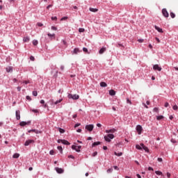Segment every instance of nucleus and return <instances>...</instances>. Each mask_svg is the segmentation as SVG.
Returning a JSON list of instances; mask_svg holds the SVG:
<instances>
[{
  "label": "nucleus",
  "mask_w": 178,
  "mask_h": 178,
  "mask_svg": "<svg viewBox=\"0 0 178 178\" xmlns=\"http://www.w3.org/2000/svg\"><path fill=\"white\" fill-rule=\"evenodd\" d=\"M127 104H129V105H131V101L129 99H127Z\"/></svg>",
  "instance_id": "44"
},
{
  "label": "nucleus",
  "mask_w": 178,
  "mask_h": 178,
  "mask_svg": "<svg viewBox=\"0 0 178 178\" xmlns=\"http://www.w3.org/2000/svg\"><path fill=\"white\" fill-rule=\"evenodd\" d=\"M86 130H88V131H92L94 130V125L89 124L86 126Z\"/></svg>",
  "instance_id": "6"
},
{
  "label": "nucleus",
  "mask_w": 178,
  "mask_h": 178,
  "mask_svg": "<svg viewBox=\"0 0 178 178\" xmlns=\"http://www.w3.org/2000/svg\"><path fill=\"white\" fill-rule=\"evenodd\" d=\"M47 35L48 37H55V33H53V34L48 33Z\"/></svg>",
  "instance_id": "41"
},
{
  "label": "nucleus",
  "mask_w": 178,
  "mask_h": 178,
  "mask_svg": "<svg viewBox=\"0 0 178 178\" xmlns=\"http://www.w3.org/2000/svg\"><path fill=\"white\" fill-rule=\"evenodd\" d=\"M167 177H168V178L170 177V173H169V172L167 173Z\"/></svg>",
  "instance_id": "63"
},
{
  "label": "nucleus",
  "mask_w": 178,
  "mask_h": 178,
  "mask_svg": "<svg viewBox=\"0 0 178 178\" xmlns=\"http://www.w3.org/2000/svg\"><path fill=\"white\" fill-rule=\"evenodd\" d=\"M30 123H31V121H28V122H24V121H22L19 123V126H22V127H24L26 126V124H30Z\"/></svg>",
  "instance_id": "9"
},
{
  "label": "nucleus",
  "mask_w": 178,
  "mask_h": 178,
  "mask_svg": "<svg viewBox=\"0 0 178 178\" xmlns=\"http://www.w3.org/2000/svg\"><path fill=\"white\" fill-rule=\"evenodd\" d=\"M162 14H163V16H164V17H169V13H168V10H166V8H163L162 10Z\"/></svg>",
  "instance_id": "5"
},
{
  "label": "nucleus",
  "mask_w": 178,
  "mask_h": 178,
  "mask_svg": "<svg viewBox=\"0 0 178 178\" xmlns=\"http://www.w3.org/2000/svg\"><path fill=\"white\" fill-rule=\"evenodd\" d=\"M140 145L142 148L146 152H148V147L147 146L144 145V143H140Z\"/></svg>",
  "instance_id": "16"
},
{
  "label": "nucleus",
  "mask_w": 178,
  "mask_h": 178,
  "mask_svg": "<svg viewBox=\"0 0 178 178\" xmlns=\"http://www.w3.org/2000/svg\"><path fill=\"white\" fill-rule=\"evenodd\" d=\"M116 129H111L109 130H106V133L109 134V133H115Z\"/></svg>",
  "instance_id": "17"
},
{
  "label": "nucleus",
  "mask_w": 178,
  "mask_h": 178,
  "mask_svg": "<svg viewBox=\"0 0 178 178\" xmlns=\"http://www.w3.org/2000/svg\"><path fill=\"white\" fill-rule=\"evenodd\" d=\"M106 51V47H102L99 51V54L100 55H102V54H104V52H105Z\"/></svg>",
  "instance_id": "13"
},
{
  "label": "nucleus",
  "mask_w": 178,
  "mask_h": 178,
  "mask_svg": "<svg viewBox=\"0 0 178 178\" xmlns=\"http://www.w3.org/2000/svg\"><path fill=\"white\" fill-rule=\"evenodd\" d=\"M58 143H62L64 144V145H70V143H69V141L66 140H62V139H59L58 140Z\"/></svg>",
  "instance_id": "3"
},
{
  "label": "nucleus",
  "mask_w": 178,
  "mask_h": 178,
  "mask_svg": "<svg viewBox=\"0 0 178 178\" xmlns=\"http://www.w3.org/2000/svg\"><path fill=\"white\" fill-rule=\"evenodd\" d=\"M58 131L61 134L65 133V129H62V128H58Z\"/></svg>",
  "instance_id": "32"
},
{
  "label": "nucleus",
  "mask_w": 178,
  "mask_h": 178,
  "mask_svg": "<svg viewBox=\"0 0 178 178\" xmlns=\"http://www.w3.org/2000/svg\"><path fill=\"white\" fill-rule=\"evenodd\" d=\"M101 144V142H95L92 143V147H95L97 145H99Z\"/></svg>",
  "instance_id": "23"
},
{
  "label": "nucleus",
  "mask_w": 178,
  "mask_h": 178,
  "mask_svg": "<svg viewBox=\"0 0 178 178\" xmlns=\"http://www.w3.org/2000/svg\"><path fill=\"white\" fill-rule=\"evenodd\" d=\"M72 149H74L76 152H80V149H81V145L76 146V145H73L72 146Z\"/></svg>",
  "instance_id": "4"
},
{
  "label": "nucleus",
  "mask_w": 178,
  "mask_h": 178,
  "mask_svg": "<svg viewBox=\"0 0 178 178\" xmlns=\"http://www.w3.org/2000/svg\"><path fill=\"white\" fill-rule=\"evenodd\" d=\"M80 52V49H79V48H75L72 52L73 54L74 55H77V54Z\"/></svg>",
  "instance_id": "18"
},
{
  "label": "nucleus",
  "mask_w": 178,
  "mask_h": 178,
  "mask_svg": "<svg viewBox=\"0 0 178 178\" xmlns=\"http://www.w3.org/2000/svg\"><path fill=\"white\" fill-rule=\"evenodd\" d=\"M109 95H112V96L116 95V92H115V90H111L109 91Z\"/></svg>",
  "instance_id": "20"
},
{
  "label": "nucleus",
  "mask_w": 178,
  "mask_h": 178,
  "mask_svg": "<svg viewBox=\"0 0 178 178\" xmlns=\"http://www.w3.org/2000/svg\"><path fill=\"white\" fill-rule=\"evenodd\" d=\"M114 154H115V155H116V156H122V155H123L122 152L118 153V152H115Z\"/></svg>",
  "instance_id": "24"
},
{
  "label": "nucleus",
  "mask_w": 178,
  "mask_h": 178,
  "mask_svg": "<svg viewBox=\"0 0 178 178\" xmlns=\"http://www.w3.org/2000/svg\"><path fill=\"white\" fill-rule=\"evenodd\" d=\"M154 29L159 31V33H163V31L162 29L159 28L158 26L155 25Z\"/></svg>",
  "instance_id": "15"
},
{
  "label": "nucleus",
  "mask_w": 178,
  "mask_h": 178,
  "mask_svg": "<svg viewBox=\"0 0 178 178\" xmlns=\"http://www.w3.org/2000/svg\"><path fill=\"white\" fill-rule=\"evenodd\" d=\"M165 108H168V106H169V103L165 102L164 104Z\"/></svg>",
  "instance_id": "49"
},
{
  "label": "nucleus",
  "mask_w": 178,
  "mask_h": 178,
  "mask_svg": "<svg viewBox=\"0 0 178 178\" xmlns=\"http://www.w3.org/2000/svg\"><path fill=\"white\" fill-rule=\"evenodd\" d=\"M163 115H159V116H156V119L158 120H162V119H163Z\"/></svg>",
  "instance_id": "28"
},
{
  "label": "nucleus",
  "mask_w": 178,
  "mask_h": 178,
  "mask_svg": "<svg viewBox=\"0 0 178 178\" xmlns=\"http://www.w3.org/2000/svg\"><path fill=\"white\" fill-rule=\"evenodd\" d=\"M37 26H38V27H42V26H44V25L41 22H38Z\"/></svg>",
  "instance_id": "38"
},
{
  "label": "nucleus",
  "mask_w": 178,
  "mask_h": 178,
  "mask_svg": "<svg viewBox=\"0 0 178 178\" xmlns=\"http://www.w3.org/2000/svg\"><path fill=\"white\" fill-rule=\"evenodd\" d=\"M143 105L145 106V108H146V109H148V106H147V104L143 103Z\"/></svg>",
  "instance_id": "56"
},
{
  "label": "nucleus",
  "mask_w": 178,
  "mask_h": 178,
  "mask_svg": "<svg viewBox=\"0 0 178 178\" xmlns=\"http://www.w3.org/2000/svg\"><path fill=\"white\" fill-rule=\"evenodd\" d=\"M79 33H84V29L80 28V29H79Z\"/></svg>",
  "instance_id": "40"
},
{
  "label": "nucleus",
  "mask_w": 178,
  "mask_h": 178,
  "mask_svg": "<svg viewBox=\"0 0 178 178\" xmlns=\"http://www.w3.org/2000/svg\"><path fill=\"white\" fill-rule=\"evenodd\" d=\"M172 109H173L174 111H177V109H178L177 105L173 106Z\"/></svg>",
  "instance_id": "37"
},
{
  "label": "nucleus",
  "mask_w": 178,
  "mask_h": 178,
  "mask_svg": "<svg viewBox=\"0 0 178 178\" xmlns=\"http://www.w3.org/2000/svg\"><path fill=\"white\" fill-rule=\"evenodd\" d=\"M51 20L56 21V20H58V17H51Z\"/></svg>",
  "instance_id": "46"
},
{
  "label": "nucleus",
  "mask_w": 178,
  "mask_h": 178,
  "mask_svg": "<svg viewBox=\"0 0 178 178\" xmlns=\"http://www.w3.org/2000/svg\"><path fill=\"white\" fill-rule=\"evenodd\" d=\"M97 127H102V124L98 123V124H97Z\"/></svg>",
  "instance_id": "60"
},
{
  "label": "nucleus",
  "mask_w": 178,
  "mask_h": 178,
  "mask_svg": "<svg viewBox=\"0 0 178 178\" xmlns=\"http://www.w3.org/2000/svg\"><path fill=\"white\" fill-rule=\"evenodd\" d=\"M157 161L159 162H162L163 159H162V158H158Z\"/></svg>",
  "instance_id": "57"
},
{
  "label": "nucleus",
  "mask_w": 178,
  "mask_h": 178,
  "mask_svg": "<svg viewBox=\"0 0 178 178\" xmlns=\"http://www.w3.org/2000/svg\"><path fill=\"white\" fill-rule=\"evenodd\" d=\"M49 8H52V4L47 6V9H49Z\"/></svg>",
  "instance_id": "58"
},
{
  "label": "nucleus",
  "mask_w": 178,
  "mask_h": 178,
  "mask_svg": "<svg viewBox=\"0 0 178 178\" xmlns=\"http://www.w3.org/2000/svg\"><path fill=\"white\" fill-rule=\"evenodd\" d=\"M33 45H38V40H33Z\"/></svg>",
  "instance_id": "31"
},
{
  "label": "nucleus",
  "mask_w": 178,
  "mask_h": 178,
  "mask_svg": "<svg viewBox=\"0 0 178 178\" xmlns=\"http://www.w3.org/2000/svg\"><path fill=\"white\" fill-rule=\"evenodd\" d=\"M20 156V154L15 153L13 154V158L17 159Z\"/></svg>",
  "instance_id": "26"
},
{
  "label": "nucleus",
  "mask_w": 178,
  "mask_h": 178,
  "mask_svg": "<svg viewBox=\"0 0 178 178\" xmlns=\"http://www.w3.org/2000/svg\"><path fill=\"white\" fill-rule=\"evenodd\" d=\"M83 52H88V49L86 48V47H83Z\"/></svg>",
  "instance_id": "42"
},
{
  "label": "nucleus",
  "mask_w": 178,
  "mask_h": 178,
  "mask_svg": "<svg viewBox=\"0 0 178 178\" xmlns=\"http://www.w3.org/2000/svg\"><path fill=\"white\" fill-rule=\"evenodd\" d=\"M79 126H80V124H76L74 125V127H79Z\"/></svg>",
  "instance_id": "62"
},
{
  "label": "nucleus",
  "mask_w": 178,
  "mask_h": 178,
  "mask_svg": "<svg viewBox=\"0 0 178 178\" xmlns=\"http://www.w3.org/2000/svg\"><path fill=\"white\" fill-rule=\"evenodd\" d=\"M68 98L70 99H79V98H80V97L78 95L68 94Z\"/></svg>",
  "instance_id": "2"
},
{
  "label": "nucleus",
  "mask_w": 178,
  "mask_h": 178,
  "mask_svg": "<svg viewBox=\"0 0 178 178\" xmlns=\"http://www.w3.org/2000/svg\"><path fill=\"white\" fill-rule=\"evenodd\" d=\"M15 115L17 120H20V111H17Z\"/></svg>",
  "instance_id": "11"
},
{
  "label": "nucleus",
  "mask_w": 178,
  "mask_h": 178,
  "mask_svg": "<svg viewBox=\"0 0 178 178\" xmlns=\"http://www.w3.org/2000/svg\"><path fill=\"white\" fill-rule=\"evenodd\" d=\"M49 154H50V155H54V154H55V152L54 150H51L49 152Z\"/></svg>",
  "instance_id": "48"
},
{
  "label": "nucleus",
  "mask_w": 178,
  "mask_h": 178,
  "mask_svg": "<svg viewBox=\"0 0 178 178\" xmlns=\"http://www.w3.org/2000/svg\"><path fill=\"white\" fill-rule=\"evenodd\" d=\"M138 42H144V39H138Z\"/></svg>",
  "instance_id": "51"
},
{
  "label": "nucleus",
  "mask_w": 178,
  "mask_h": 178,
  "mask_svg": "<svg viewBox=\"0 0 178 178\" xmlns=\"http://www.w3.org/2000/svg\"><path fill=\"white\" fill-rule=\"evenodd\" d=\"M89 10H90V12H94V13L98 12V9H97V8H89Z\"/></svg>",
  "instance_id": "22"
},
{
  "label": "nucleus",
  "mask_w": 178,
  "mask_h": 178,
  "mask_svg": "<svg viewBox=\"0 0 178 178\" xmlns=\"http://www.w3.org/2000/svg\"><path fill=\"white\" fill-rule=\"evenodd\" d=\"M97 155H98V152H93V154H92V156H97Z\"/></svg>",
  "instance_id": "45"
},
{
  "label": "nucleus",
  "mask_w": 178,
  "mask_h": 178,
  "mask_svg": "<svg viewBox=\"0 0 178 178\" xmlns=\"http://www.w3.org/2000/svg\"><path fill=\"white\" fill-rule=\"evenodd\" d=\"M112 172H113V168H109L107 170V173H112Z\"/></svg>",
  "instance_id": "34"
},
{
  "label": "nucleus",
  "mask_w": 178,
  "mask_h": 178,
  "mask_svg": "<svg viewBox=\"0 0 178 178\" xmlns=\"http://www.w3.org/2000/svg\"><path fill=\"white\" fill-rule=\"evenodd\" d=\"M136 149H143V146L141 145H136Z\"/></svg>",
  "instance_id": "27"
},
{
  "label": "nucleus",
  "mask_w": 178,
  "mask_h": 178,
  "mask_svg": "<svg viewBox=\"0 0 178 178\" xmlns=\"http://www.w3.org/2000/svg\"><path fill=\"white\" fill-rule=\"evenodd\" d=\"M32 111H33L34 113H38V110L33 109Z\"/></svg>",
  "instance_id": "55"
},
{
  "label": "nucleus",
  "mask_w": 178,
  "mask_h": 178,
  "mask_svg": "<svg viewBox=\"0 0 178 178\" xmlns=\"http://www.w3.org/2000/svg\"><path fill=\"white\" fill-rule=\"evenodd\" d=\"M153 111L154 112H156V113H158L159 112V108H154V109H153Z\"/></svg>",
  "instance_id": "36"
},
{
  "label": "nucleus",
  "mask_w": 178,
  "mask_h": 178,
  "mask_svg": "<svg viewBox=\"0 0 178 178\" xmlns=\"http://www.w3.org/2000/svg\"><path fill=\"white\" fill-rule=\"evenodd\" d=\"M155 173H156V175H158L159 176H162V175H163L162 173V172H161V171H156Z\"/></svg>",
  "instance_id": "29"
},
{
  "label": "nucleus",
  "mask_w": 178,
  "mask_h": 178,
  "mask_svg": "<svg viewBox=\"0 0 178 178\" xmlns=\"http://www.w3.org/2000/svg\"><path fill=\"white\" fill-rule=\"evenodd\" d=\"M56 170L57 173H63V169L60 168H56Z\"/></svg>",
  "instance_id": "19"
},
{
  "label": "nucleus",
  "mask_w": 178,
  "mask_h": 178,
  "mask_svg": "<svg viewBox=\"0 0 178 178\" xmlns=\"http://www.w3.org/2000/svg\"><path fill=\"white\" fill-rule=\"evenodd\" d=\"M68 158H71L72 159H74V156L70 155V156H68Z\"/></svg>",
  "instance_id": "52"
},
{
  "label": "nucleus",
  "mask_w": 178,
  "mask_h": 178,
  "mask_svg": "<svg viewBox=\"0 0 178 178\" xmlns=\"http://www.w3.org/2000/svg\"><path fill=\"white\" fill-rule=\"evenodd\" d=\"M51 30L56 31V27H55V26H51Z\"/></svg>",
  "instance_id": "61"
},
{
  "label": "nucleus",
  "mask_w": 178,
  "mask_h": 178,
  "mask_svg": "<svg viewBox=\"0 0 178 178\" xmlns=\"http://www.w3.org/2000/svg\"><path fill=\"white\" fill-rule=\"evenodd\" d=\"M136 176L138 178H141V175H140L139 174H137Z\"/></svg>",
  "instance_id": "64"
},
{
  "label": "nucleus",
  "mask_w": 178,
  "mask_h": 178,
  "mask_svg": "<svg viewBox=\"0 0 178 178\" xmlns=\"http://www.w3.org/2000/svg\"><path fill=\"white\" fill-rule=\"evenodd\" d=\"M170 15L172 17V19H175L176 17V15H175V13H170Z\"/></svg>",
  "instance_id": "30"
},
{
  "label": "nucleus",
  "mask_w": 178,
  "mask_h": 178,
  "mask_svg": "<svg viewBox=\"0 0 178 178\" xmlns=\"http://www.w3.org/2000/svg\"><path fill=\"white\" fill-rule=\"evenodd\" d=\"M58 149L60 151V154H62L63 149L62 148V146H58Z\"/></svg>",
  "instance_id": "33"
},
{
  "label": "nucleus",
  "mask_w": 178,
  "mask_h": 178,
  "mask_svg": "<svg viewBox=\"0 0 178 178\" xmlns=\"http://www.w3.org/2000/svg\"><path fill=\"white\" fill-rule=\"evenodd\" d=\"M115 170H119V168L117 165L113 166Z\"/></svg>",
  "instance_id": "54"
},
{
  "label": "nucleus",
  "mask_w": 178,
  "mask_h": 178,
  "mask_svg": "<svg viewBox=\"0 0 178 178\" xmlns=\"http://www.w3.org/2000/svg\"><path fill=\"white\" fill-rule=\"evenodd\" d=\"M23 41H24V42H29V41H30V38L25 37L23 38Z\"/></svg>",
  "instance_id": "21"
},
{
  "label": "nucleus",
  "mask_w": 178,
  "mask_h": 178,
  "mask_svg": "<svg viewBox=\"0 0 178 178\" xmlns=\"http://www.w3.org/2000/svg\"><path fill=\"white\" fill-rule=\"evenodd\" d=\"M136 131H138V134H141V131H143V127L140 125H137Z\"/></svg>",
  "instance_id": "7"
},
{
  "label": "nucleus",
  "mask_w": 178,
  "mask_h": 178,
  "mask_svg": "<svg viewBox=\"0 0 178 178\" xmlns=\"http://www.w3.org/2000/svg\"><path fill=\"white\" fill-rule=\"evenodd\" d=\"M153 69L154 70H158V72H161V70H162V67H159V65H154L153 66Z\"/></svg>",
  "instance_id": "8"
},
{
  "label": "nucleus",
  "mask_w": 178,
  "mask_h": 178,
  "mask_svg": "<svg viewBox=\"0 0 178 178\" xmlns=\"http://www.w3.org/2000/svg\"><path fill=\"white\" fill-rule=\"evenodd\" d=\"M33 143H34V140H26L24 145L25 147H28L29 144H33Z\"/></svg>",
  "instance_id": "10"
},
{
  "label": "nucleus",
  "mask_w": 178,
  "mask_h": 178,
  "mask_svg": "<svg viewBox=\"0 0 178 178\" xmlns=\"http://www.w3.org/2000/svg\"><path fill=\"white\" fill-rule=\"evenodd\" d=\"M60 69V70H65V66L61 65Z\"/></svg>",
  "instance_id": "53"
},
{
  "label": "nucleus",
  "mask_w": 178,
  "mask_h": 178,
  "mask_svg": "<svg viewBox=\"0 0 178 178\" xmlns=\"http://www.w3.org/2000/svg\"><path fill=\"white\" fill-rule=\"evenodd\" d=\"M38 95V92H37V91L35 90V91L33 92V97H37Z\"/></svg>",
  "instance_id": "35"
},
{
  "label": "nucleus",
  "mask_w": 178,
  "mask_h": 178,
  "mask_svg": "<svg viewBox=\"0 0 178 178\" xmlns=\"http://www.w3.org/2000/svg\"><path fill=\"white\" fill-rule=\"evenodd\" d=\"M63 99H60L59 100H57L56 102H54V100H51L52 104H54V105H58V104H60L62 102Z\"/></svg>",
  "instance_id": "14"
},
{
  "label": "nucleus",
  "mask_w": 178,
  "mask_h": 178,
  "mask_svg": "<svg viewBox=\"0 0 178 178\" xmlns=\"http://www.w3.org/2000/svg\"><path fill=\"white\" fill-rule=\"evenodd\" d=\"M6 70L7 73H10V72H13V67H7L6 68Z\"/></svg>",
  "instance_id": "12"
},
{
  "label": "nucleus",
  "mask_w": 178,
  "mask_h": 178,
  "mask_svg": "<svg viewBox=\"0 0 178 178\" xmlns=\"http://www.w3.org/2000/svg\"><path fill=\"white\" fill-rule=\"evenodd\" d=\"M26 98L28 101H31V97H30V96H26Z\"/></svg>",
  "instance_id": "50"
},
{
  "label": "nucleus",
  "mask_w": 178,
  "mask_h": 178,
  "mask_svg": "<svg viewBox=\"0 0 178 178\" xmlns=\"http://www.w3.org/2000/svg\"><path fill=\"white\" fill-rule=\"evenodd\" d=\"M115 138V135L112 134H108L107 136H104V140L107 143H111V140H113Z\"/></svg>",
  "instance_id": "1"
},
{
  "label": "nucleus",
  "mask_w": 178,
  "mask_h": 178,
  "mask_svg": "<svg viewBox=\"0 0 178 178\" xmlns=\"http://www.w3.org/2000/svg\"><path fill=\"white\" fill-rule=\"evenodd\" d=\"M100 86H101V87H107L108 86V85L105 82H101Z\"/></svg>",
  "instance_id": "25"
},
{
  "label": "nucleus",
  "mask_w": 178,
  "mask_h": 178,
  "mask_svg": "<svg viewBox=\"0 0 178 178\" xmlns=\"http://www.w3.org/2000/svg\"><path fill=\"white\" fill-rule=\"evenodd\" d=\"M24 84H30V81H23Z\"/></svg>",
  "instance_id": "43"
},
{
  "label": "nucleus",
  "mask_w": 178,
  "mask_h": 178,
  "mask_svg": "<svg viewBox=\"0 0 178 178\" xmlns=\"http://www.w3.org/2000/svg\"><path fill=\"white\" fill-rule=\"evenodd\" d=\"M31 131H33V133H36V134H38V131L35 130V129H31Z\"/></svg>",
  "instance_id": "47"
},
{
  "label": "nucleus",
  "mask_w": 178,
  "mask_h": 178,
  "mask_svg": "<svg viewBox=\"0 0 178 178\" xmlns=\"http://www.w3.org/2000/svg\"><path fill=\"white\" fill-rule=\"evenodd\" d=\"M67 19H68L67 17H62V18L60 19V21H61V22H63V20H67Z\"/></svg>",
  "instance_id": "39"
},
{
  "label": "nucleus",
  "mask_w": 178,
  "mask_h": 178,
  "mask_svg": "<svg viewBox=\"0 0 178 178\" xmlns=\"http://www.w3.org/2000/svg\"><path fill=\"white\" fill-rule=\"evenodd\" d=\"M30 59H31V60H33H33H34V59H35V58H34V56H31V57H30Z\"/></svg>",
  "instance_id": "59"
}]
</instances>
